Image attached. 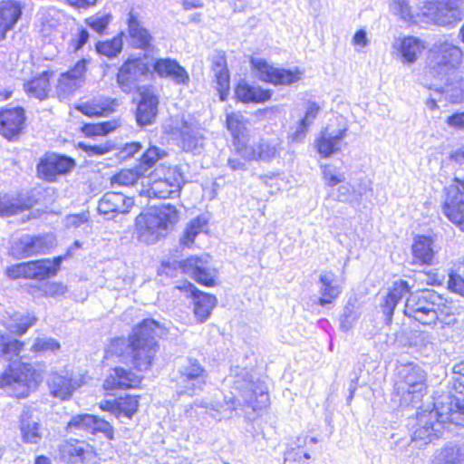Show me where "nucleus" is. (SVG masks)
Here are the masks:
<instances>
[{
	"mask_svg": "<svg viewBox=\"0 0 464 464\" xmlns=\"http://www.w3.org/2000/svg\"><path fill=\"white\" fill-rule=\"evenodd\" d=\"M67 430L72 432L87 431L92 434L101 432L109 440H112L114 435L113 427L109 421L87 413L73 416L67 424Z\"/></svg>",
	"mask_w": 464,
	"mask_h": 464,
	"instance_id": "17",
	"label": "nucleus"
},
{
	"mask_svg": "<svg viewBox=\"0 0 464 464\" xmlns=\"http://www.w3.org/2000/svg\"><path fill=\"white\" fill-rule=\"evenodd\" d=\"M140 381L141 378L139 375L121 367H116L104 381L103 388L106 391L134 388L140 384Z\"/></svg>",
	"mask_w": 464,
	"mask_h": 464,
	"instance_id": "36",
	"label": "nucleus"
},
{
	"mask_svg": "<svg viewBox=\"0 0 464 464\" xmlns=\"http://www.w3.org/2000/svg\"><path fill=\"white\" fill-rule=\"evenodd\" d=\"M448 287L452 292L464 296V278L459 275L454 273L450 274Z\"/></svg>",
	"mask_w": 464,
	"mask_h": 464,
	"instance_id": "63",
	"label": "nucleus"
},
{
	"mask_svg": "<svg viewBox=\"0 0 464 464\" xmlns=\"http://www.w3.org/2000/svg\"><path fill=\"white\" fill-rule=\"evenodd\" d=\"M138 400L136 396L127 395L117 399V417L125 416L131 418L137 411Z\"/></svg>",
	"mask_w": 464,
	"mask_h": 464,
	"instance_id": "53",
	"label": "nucleus"
},
{
	"mask_svg": "<svg viewBox=\"0 0 464 464\" xmlns=\"http://www.w3.org/2000/svg\"><path fill=\"white\" fill-rule=\"evenodd\" d=\"M252 67L256 70L257 77L262 82L274 85H291L301 80L304 72L298 69L294 70L274 67L263 59H251Z\"/></svg>",
	"mask_w": 464,
	"mask_h": 464,
	"instance_id": "13",
	"label": "nucleus"
},
{
	"mask_svg": "<svg viewBox=\"0 0 464 464\" xmlns=\"http://www.w3.org/2000/svg\"><path fill=\"white\" fill-rule=\"evenodd\" d=\"M35 322L36 318L34 316L21 315L14 319V321L8 324L7 328L11 333L22 335L26 333L27 330L35 324Z\"/></svg>",
	"mask_w": 464,
	"mask_h": 464,
	"instance_id": "56",
	"label": "nucleus"
},
{
	"mask_svg": "<svg viewBox=\"0 0 464 464\" xmlns=\"http://www.w3.org/2000/svg\"><path fill=\"white\" fill-rule=\"evenodd\" d=\"M407 295L404 304V314L424 325H434L438 322V315L434 310L440 305L441 295L431 289H423L411 292L408 282L399 280L393 283L388 292L384 303L382 304V312L387 321L392 320L393 311L398 303Z\"/></svg>",
	"mask_w": 464,
	"mask_h": 464,
	"instance_id": "1",
	"label": "nucleus"
},
{
	"mask_svg": "<svg viewBox=\"0 0 464 464\" xmlns=\"http://www.w3.org/2000/svg\"><path fill=\"white\" fill-rule=\"evenodd\" d=\"M36 200L29 193H19L16 196L0 194V216L11 217L32 208Z\"/></svg>",
	"mask_w": 464,
	"mask_h": 464,
	"instance_id": "28",
	"label": "nucleus"
},
{
	"mask_svg": "<svg viewBox=\"0 0 464 464\" xmlns=\"http://www.w3.org/2000/svg\"><path fill=\"white\" fill-rule=\"evenodd\" d=\"M215 77L218 85L221 100H224L223 92L229 88V74L227 68H221V71H217Z\"/></svg>",
	"mask_w": 464,
	"mask_h": 464,
	"instance_id": "61",
	"label": "nucleus"
},
{
	"mask_svg": "<svg viewBox=\"0 0 464 464\" xmlns=\"http://www.w3.org/2000/svg\"><path fill=\"white\" fill-rule=\"evenodd\" d=\"M122 34L123 33L121 32L111 40L99 41L95 45L96 52L110 59L118 56L123 47Z\"/></svg>",
	"mask_w": 464,
	"mask_h": 464,
	"instance_id": "45",
	"label": "nucleus"
},
{
	"mask_svg": "<svg viewBox=\"0 0 464 464\" xmlns=\"http://www.w3.org/2000/svg\"><path fill=\"white\" fill-rule=\"evenodd\" d=\"M443 92L450 102L453 103L461 102L464 100V79H454V82L447 81Z\"/></svg>",
	"mask_w": 464,
	"mask_h": 464,
	"instance_id": "52",
	"label": "nucleus"
},
{
	"mask_svg": "<svg viewBox=\"0 0 464 464\" xmlns=\"http://www.w3.org/2000/svg\"><path fill=\"white\" fill-rule=\"evenodd\" d=\"M323 178L327 186L334 187L344 181L345 177L343 173H338L332 166H324Z\"/></svg>",
	"mask_w": 464,
	"mask_h": 464,
	"instance_id": "59",
	"label": "nucleus"
},
{
	"mask_svg": "<svg viewBox=\"0 0 464 464\" xmlns=\"http://www.w3.org/2000/svg\"><path fill=\"white\" fill-rule=\"evenodd\" d=\"M21 439L27 444H38L44 437V429L34 410L25 407L19 416Z\"/></svg>",
	"mask_w": 464,
	"mask_h": 464,
	"instance_id": "22",
	"label": "nucleus"
},
{
	"mask_svg": "<svg viewBox=\"0 0 464 464\" xmlns=\"http://www.w3.org/2000/svg\"><path fill=\"white\" fill-rule=\"evenodd\" d=\"M317 439L315 437H310L308 435H302L297 437L294 441L288 444L285 453H292L294 459L300 462H305V459H309L310 451H313Z\"/></svg>",
	"mask_w": 464,
	"mask_h": 464,
	"instance_id": "42",
	"label": "nucleus"
},
{
	"mask_svg": "<svg viewBox=\"0 0 464 464\" xmlns=\"http://www.w3.org/2000/svg\"><path fill=\"white\" fill-rule=\"evenodd\" d=\"M153 70L160 78L170 79L176 84L188 83V73L175 59H157L153 64Z\"/></svg>",
	"mask_w": 464,
	"mask_h": 464,
	"instance_id": "29",
	"label": "nucleus"
},
{
	"mask_svg": "<svg viewBox=\"0 0 464 464\" xmlns=\"http://www.w3.org/2000/svg\"><path fill=\"white\" fill-rule=\"evenodd\" d=\"M439 401L441 421L464 428V401L450 395L442 396Z\"/></svg>",
	"mask_w": 464,
	"mask_h": 464,
	"instance_id": "30",
	"label": "nucleus"
},
{
	"mask_svg": "<svg viewBox=\"0 0 464 464\" xmlns=\"http://www.w3.org/2000/svg\"><path fill=\"white\" fill-rule=\"evenodd\" d=\"M167 155L165 150L156 147L150 146L140 157V164L138 165L140 170L146 172L152 168L159 160L164 158Z\"/></svg>",
	"mask_w": 464,
	"mask_h": 464,
	"instance_id": "51",
	"label": "nucleus"
},
{
	"mask_svg": "<svg viewBox=\"0 0 464 464\" xmlns=\"http://www.w3.org/2000/svg\"><path fill=\"white\" fill-rule=\"evenodd\" d=\"M159 98L151 92H144L136 111V121L139 126L144 127L155 121L158 114Z\"/></svg>",
	"mask_w": 464,
	"mask_h": 464,
	"instance_id": "34",
	"label": "nucleus"
},
{
	"mask_svg": "<svg viewBox=\"0 0 464 464\" xmlns=\"http://www.w3.org/2000/svg\"><path fill=\"white\" fill-rule=\"evenodd\" d=\"M427 373L414 362L401 363L397 367L395 390L401 395V405L415 406L426 389Z\"/></svg>",
	"mask_w": 464,
	"mask_h": 464,
	"instance_id": "5",
	"label": "nucleus"
},
{
	"mask_svg": "<svg viewBox=\"0 0 464 464\" xmlns=\"http://www.w3.org/2000/svg\"><path fill=\"white\" fill-rule=\"evenodd\" d=\"M25 114L24 109L3 108L0 111V134L9 140L18 137L24 129Z\"/></svg>",
	"mask_w": 464,
	"mask_h": 464,
	"instance_id": "23",
	"label": "nucleus"
},
{
	"mask_svg": "<svg viewBox=\"0 0 464 464\" xmlns=\"http://www.w3.org/2000/svg\"><path fill=\"white\" fill-rule=\"evenodd\" d=\"M24 90L30 98H34L39 101L45 100L50 91L49 72H44L38 77H34L24 82Z\"/></svg>",
	"mask_w": 464,
	"mask_h": 464,
	"instance_id": "43",
	"label": "nucleus"
},
{
	"mask_svg": "<svg viewBox=\"0 0 464 464\" xmlns=\"http://www.w3.org/2000/svg\"><path fill=\"white\" fill-rule=\"evenodd\" d=\"M134 200L122 192H106L98 203V211L107 219H111L115 214H126L133 207Z\"/></svg>",
	"mask_w": 464,
	"mask_h": 464,
	"instance_id": "21",
	"label": "nucleus"
},
{
	"mask_svg": "<svg viewBox=\"0 0 464 464\" xmlns=\"http://www.w3.org/2000/svg\"><path fill=\"white\" fill-rule=\"evenodd\" d=\"M48 386L53 396L66 400L72 396L78 383L72 379V372L64 368L59 372L53 371L51 372Z\"/></svg>",
	"mask_w": 464,
	"mask_h": 464,
	"instance_id": "25",
	"label": "nucleus"
},
{
	"mask_svg": "<svg viewBox=\"0 0 464 464\" xmlns=\"http://www.w3.org/2000/svg\"><path fill=\"white\" fill-rule=\"evenodd\" d=\"M186 179L180 166L169 167L164 170L163 176L151 181L147 190L149 198H168L179 195Z\"/></svg>",
	"mask_w": 464,
	"mask_h": 464,
	"instance_id": "9",
	"label": "nucleus"
},
{
	"mask_svg": "<svg viewBox=\"0 0 464 464\" xmlns=\"http://www.w3.org/2000/svg\"><path fill=\"white\" fill-rule=\"evenodd\" d=\"M144 171L140 170L137 166L134 169H123L112 176L111 183L113 188L118 186H130L134 185L140 177H143Z\"/></svg>",
	"mask_w": 464,
	"mask_h": 464,
	"instance_id": "47",
	"label": "nucleus"
},
{
	"mask_svg": "<svg viewBox=\"0 0 464 464\" xmlns=\"http://www.w3.org/2000/svg\"><path fill=\"white\" fill-rule=\"evenodd\" d=\"M128 41L133 48L149 50L151 46L152 35L147 28L144 27L139 15L132 11L128 15Z\"/></svg>",
	"mask_w": 464,
	"mask_h": 464,
	"instance_id": "26",
	"label": "nucleus"
},
{
	"mask_svg": "<svg viewBox=\"0 0 464 464\" xmlns=\"http://www.w3.org/2000/svg\"><path fill=\"white\" fill-rule=\"evenodd\" d=\"M235 94L242 102H265L272 97V92L270 90L250 85L245 82L237 84Z\"/></svg>",
	"mask_w": 464,
	"mask_h": 464,
	"instance_id": "39",
	"label": "nucleus"
},
{
	"mask_svg": "<svg viewBox=\"0 0 464 464\" xmlns=\"http://www.w3.org/2000/svg\"><path fill=\"white\" fill-rule=\"evenodd\" d=\"M53 246L49 237L24 236L11 247V254L16 258L45 254Z\"/></svg>",
	"mask_w": 464,
	"mask_h": 464,
	"instance_id": "20",
	"label": "nucleus"
},
{
	"mask_svg": "<svg viewBox=\"0 0 464 464\" xmlns=\"http://www.w3.org/2000/svg\"><path fill=\"white\" fill-rule=\"evenodd\" d=\"M347 136V128L329 131L324 129L315 140V147L323 158H329L341 150L343 140Z\"/></svg>",
	"mask_w": 464,
	"mask_h": 464,
	"instance_id": "27",
	"label": "nucleus"
},
{
	"mask_svg": "<svg viewBox=\"0 0 464 464\" xmlns=\"http://www.w3.org/2000/svg\"><path fill=\"white\" fill-rule=\"evenodd\" d=\"M182 271L191 276L198 283L212 286L215 285L217 270L210 265L208 255L190 256L180 263Z\"/></svg>",
	"mask_w": 464,
	"mask_h": 464,
	"instance_id": "16",
	"label": "nucleus"
},
{
	"mask_svg": "<svg viewBox=\"0 0 464 464\" xmlns=\"http://www.w3.org/2000/svg\"><path fill=\"white\" fill-rule=\"evenodd\" d=\"M73 167L74 160L72 158L53 154L41 160L37 171L45 179L53 180L58 175L71 171Z\"/></svg>",
	"mask_w": 464,
	"mask_h": 464,
	"instance_id": "24",
	"label": "nucleus"
},
{
	"mask_svg": "<svg viewBox=\"0 0 464 464\" xmlns=\"http://www.w3.org/2000/svg\"><path fill=\"white\" fill-rule=\"evenodd\" d=\"M443 327L447 326L455 330H461L464 328V315H457L456 313L444 317L440 321Z\"/></svg>",
	"mask_w": 464,
	"mask_h": 464,
	"instance_id": "64",
	"label": "nucleus"
},
{
	"mask_svg": "<svg viewBox=\"0 0 464 464\" xmlns=\"http://www.w3.org/2000/svg\"><path fill=\"white\" fill-rule=\"evenodd\" d=\"M164 334L160 324L153 319H144L136 325L128 340L118 338L112 341L111 350L118 353L138 371H147L158 352L156 337Z\"/></svg>",
	"mask_w": 464,
	"mask_h": 464,
	"instance_id": "2",
	"label": "nucleus"
},
{
	"mask_svg": "<svg viewBox=\"0 0 464 464\" xmlns=\"http://www.w3.org/2000/svg\"><path fill=\"white\" fill-rule=\"evenodd\" d=\"M179 219V211L170 204L150 208L136 218V233L139 241L155 244L173 230Z\"/></svg>",
	"mask_w": 464,
	"mask_h": 464,
	"instance_id": "4",
	"label": "nucleus"
},
{
	"mask_svg": "<svg viewBox=\"0 0 464 464\" xmlns=\"http://www.w3.org/2000/svg\"><path fill=\"white\" fill-rule=\"evenodd\" d=\"M112 20L111 14H97L85 19V24L93 31L102 34L107 29L109 24Z\"/></svg>",
	"mask_w": 464,
	"mask_h": 464,
	"instance_id": "55",
	"label": "nucleus"
},
{
	"mask_svg": "<svg viewBox=\"0 0 464 464\" xmlns=\"http://www.w3.org/2000/svg\"><path fill=\"white\" fill-rule=\"evenodd\" d=\"M207 225V220L204 218L197 217L193 218L186 227L179 243L183 246H190L195 237L203 231Z\"/></svg>",
	"mask_w": 464,
	"mask_h": 464,
	"instance_id": "46",
	"label": "nucleus"
},
{
	"mask_svg": "<svg viewBox=\"0 0 464 464\" xmlns=\"http://www.w3.org/2000/svg\"><path fill=\"white\" fill-rule=\"evenodd\" d=\"M435 409L430 411L418 412L416 416V427L412 434V441L420 442L419 447L426 445L433 439L440 436L441 430L440 401L439 400L434 403Z\"/></svg>",
	"mask_w": 464,
	"mask_h": 464,
	"instance_id": "11",
	"label": "nucleus"
},
{
	"mask_svg": "<svg viewBox=\"0 0 464 464\" xmlns=\"http://www.w3.org/2000/svg\"><path fill=\"white\" fill-rule=\"evenodd\" d=\"M60 349V343L51 337L37 338L32 346V350L36 353H55Z\"/></svg>",
	"mask_w": 464,
	"mask_h": 464,
	"instance_id": "57",
	"label": "nucleus"
},
{
	"mask_svg": "<svg viewBox=\"0 0 464 464\" xmlns=\"http://www.w3.org/2000/svg\"><path fill=\"white\" fill-rule=\"evenodd\" d=\"M282 141L279 138L261 140L257 143L246 145L239 149L241 156L247 160L269 162L279 156Z\"/></svg>",
	"mask_w": 464,
	"mask_h": 464,
	"instance_id": "18",
	"label": "nucleus"
},
{
	"mask_svg": "<svg viewBox=\"0 0 464 464\" xmlns=\"http://www.w3.org/2000/svg\"><path fill=\"white\" fill-rule=\"evenodd\" d=\"M22 15L21 5L13 0L0 3V23L8 31L12 30Z\"/></svg>",
	"mask_w": 464,
	"mask_h": 464,
	"instance_id": "44",
	"label": "nucleus"
},
{
	"mask_svg": "<svg viewBox=\"0 0 464 464\" xmlns=\"http://www.w3.org/2000/svg\"><path fill=\"white\" fill-rule=\"evenodd\" d=\"M208 378L207 371L198 360L188 358L179 366L174 377L179 394L193 396L202 391Z\"/></svg>",
	"mask_w": 464,
	"mask_h": 464,
	"instance_id": "7",
	"label": "nucleus"
},
{
	"mask_svg": "<svg viewBox=\"0 0 464 464\" xmlns=\"http://www.w3.org/2000/svg\"><path fill=\"white\" fill-rule=\"evenodd\" d=\"M79 146L87 153L89 157L104 155L111 151L112 149V146L109 143L93 145L80 143Z\"/></svg>",
	"mask_w": 464,
	"mask_h": 464,
	"instance_id": "60",
	"label": "nucleus"
},
{
	"mask_svg": "<svg viewBox=\"0 0 464 464\" xmlns=\"http://www.w3.org/2000/svg\"><path fill=\"white\" fill-rule=\"evenodd\" d=\"M393 46L398 51L401 62L409 64L415 63L426 48L424 42L414 36L400 39Z\"/></svg>",
	"mask_w": 464,
	"mask_h": 464,
	"instance_id": "33",
	"label": "nucleus"
},
{
	"mask_svg": "<svg viewBox=\"0 0 464 464\" xmlns=\"http://www.w3.org/2000/svg\"><path fill=\"white\" fill-rule=\"evenodd\" d=\"M33 375L34 372L29 364L9 367L0 376V387L10 396L26 397L35 382Z\"/></svg>",
	"mask_w": 464,
	"mask_h": 464,
	"instance_id": "8",
	"label": "nucleus"
},
{
	"mask_svg": "<svg viewBox=\"0 0 464 464\" xmlns=\"http://www.w3.org/2000/svg\"><path fill=\"white\" fill-rule=\"evenodd\" d=\"M462 60V51L449 41L435 43L429 52V68L434 76L450 81Z\"/></svg>",
	"mask_w": 464,
	"mask_h": 464,
	"instance_id": "6",
	"label": "nucleus"
},
{
	"mask_svg": "<svg viewBox=\"0 0 464 464\" xmlns=\"http://www.w3.org/2000/svg\"><path fill=\"white\" fill-rule=\"evenodd\" d=\"M320 294L319 304L325 306L332 304L334 299H336L342 290L341 287L336 284V276L333 272H324L320 275Z\"/></svg>",
	"mask_w": 464,
	"mask_h": 464,
	"instance_id": "41",
	"label": "nucleus"
},
{
	"mask_svg": "<svg viewBox=\"0 0 464 464\" xmlns=\"http://www.w3.org/2000/svg\"><path fill=\"white\" fill-rule=\"evenodd\" d=\"M390 10L404 22L416 23V14L408 0H392Z\"/></svg>",
	"mask_w": 464,
	"mask_h": 464,
	"instance_id": "48",
	"label": "nucleus"
},
{
	"mask_svg": "<svg viewBox=\"0 0 464 464\" xmlns=\"http://www.w3.org/2000/svg\"><path fill=\"white\" fill-rule=\"evenodd\" d=\"M413 263L431 265L435 256L434 242L431 237L417 236L412 244Z\"/></svg>",
	"mask_w": 464,
	"mask_h": 464,
	"instance_id": "37",
	"label": "nucleus"
},
{
	"mask_svg": "<svg viewBox=\"0 0 464 464\" xmlns=\"http://www.w3.org/2000/svg\"><path fill=\"white\" fill-rule=\"evenodd\" d=\"M443 213L461 231H464V192L456 184L445 188Z\"/></svg>",
	"mask_w": 464,
	"mask_h": 464,
	"instance_id": "19",
	"label": "nucleus"
},
{
	"mask_svg": "<svg viewBox=\"0 0 464 464\" xmlns=\"http://www.w3.org/2000/svg\"><path fill=\"white\" fill-rule=\"evenodd\" d=\"M188 287L192 295L195 316L198 322L203 323L209 317L212 309L216 306L217 298L198 290L191 283H188Z\"/></svg>",
	"mask_w": 464,
	"mask_h": 464,
	"instance_id": "35",
	"label": "nucleus"
},
{
	"mask_svg": "<svg viewBox=\"0 0 464 464\" xmlns=\"http://www.w3.org/2000/svg\"><path fill=\"white\" fill-rule=\"evenodd\" d=\"M117 128L115 121H104L97 124H87L84 131L87 135H106Z\"/></svg>",
	"mask_w": 464,
	"mask_h": 464,
	"instance_id": "58",
	"label": "nucleus"
},
{
	"mask_svg": "<svg viewBox=\"0 0 464 464\" xmlns=\"http://www.w3.org/2000/svg\"><path fill=\"white\" fill-rule=\"evenodd\" d=\"M434 310L438 315V321H441L444 317H447L454 313L457 315H464V307L456 304L452 301H448L441 295V302L440 305H435Z\"/></svg>",
	"mask_w": 464,
	"mask_h": 464,
	"instance_id": "54",
	"label": "nucleus"
},
{
	"mask_svg": "<svg viewBox=\"0 0 464 464\" xmlns=\"http://www.w3.org/2000/svg\"><path fill=\"white\" fill-rule=\"evenodd\" d=\"M180 143L185 151L195 155L200 154L204 149L205 138L198 128L188 121H182L180 127Z\"/></svg>",
	"mask_w": 464,
	"mask_h": 464,
	"instance_id": "32",
	"label": "nucleus"
},
{
	"mask_svg": "<svg viewBox=\"0 0 464 464\" xmlns=\"http://www.w3.org/2000/svg\"><path fill=\"white\" fill-rule=\"evenodd\" d=\"M463 0H437L425 3L422 14L440 26H450L462 18Z\"/></svg>",
	"mask_w": 464,
	"mask_h": 464,
	"instance_id": "10",
	"label": "nucleus"
},
{
	"mask_svg": "<svg viewBox=\"0 0 464 464\" xmlns=\"http://www.w3.org/2000/svg\"><path fill=\"white\" fill-rule=\"evenodd\" d=\"M247 121L240 112H231L227 115V127L235 140H239L246 131Z\"/></svg>",
	"mask_w": 464,
	"mask_h": 464,
	"instance_id": "50",
	"label": "nucleus"
},
{
	"mask_svg": "<svg viewBox=\"0 0 464 464\" xmlns=\"http://www.w3.org/2000/svg\"><path fill=\"white\" fill-rule=\"evenodd\" d=\"M309 127L308 124L300 120L295 130L289 134V140L294 143L303 142L306 137Z\"/></svg>",
	"mask_w": 464,
	"mask_h": 464,
	"instance_id": "62",
	"label": "nucleus"
},
{
	"mask_svg": "<svg viewBox=\"0 0 464 464\" xmlns=\"http://www.w3.org/2000/svg\"><path fill=\"white\" fill-rule=\"evenodd\" d=\"M63 259V256H56L52 260L40 259L26 262V278L44 280L56 276Z\"/></svg>",
	"mask_w": 464,
	"mask_h": 464,
	"instance_id": "31",
	"label": "nucleus"
},
{
	"mask_svg": "<svg viewBox=\"0 0 464 464\" xmlns=\"http://www.w3.org/2000/svg\"><path fill=\"white\" fill-rule=\"evenodd\" d=\"M150 66L144 59L130 58L125 61L117 73V83L126 93L136 91L140 82L147 79Z\"/></svg>",
	"mask_w": 464,
	"mask_h": 464,
	"instance_id": "12",
	"label": "nucleus"
},
{
	"mask_svg": "<svg viewBox=\"0 0 464 464\" xmlns=\"http://www.w3.org/2000/svg\"><path fill=\"white\" fill-rule=\"evenodd\" d=\"M116 106L117 100L99 97L77 105L76 110L87 116H104L114 111Z\"/></svg>",
	"mask_w": 464,
	"mask_h": 464,
	"instance_id": "38",
	"label": "nucleus"
},
{
	"mask_svg": "<svg viewBox=\"0 0 464 464\" xmlns=\"http://www.w3.org/2000/svg\"><path fill=\"white\" fill-rule=\"evenodd\" d=\"M435 464H464V442H449L437 450Z\"/></svg>",
	"mask_w": 464,
	"mask_h": 464,
	"instance_id": "40",
	"label": "nucleus"
},
{
	"mask_svg": "<svg viewBox=\"0 0 464 464\" xmlns=\"http://www.w3.org/2000/svg\"><path fill=\"white\" fill-rule=\"evenodd\" d=\"M89 63V60L82 58L69 71L61 73L56 85V93L60 100L67 99L83 85Z\"/></svg>",
	"mask_w": 464,
	"mask_h": 464,
	"instance_id": "14",
	"label": "nucleus"
},
{
	"mask_svg": "<svg viewBox=\"0 0 464 464\" xmlns=\"http://www.w3.org/2000/svg\"><path fill=\"white\" fill-rule=\"evenodd\" d=\"M60 461L65 464H95L96 454L84 441L71 440L59 446Z\"/></svg>",
	"mask_w": 464,
	"mask_h": 464,
	"instance_id": "15",
	"label": "nucleus"
},
{
	"mask_svg": "<svg viewBox=\"0 0 464 464\" xmlns=\"http://www.w3.org/2000/svg\"><path fill=\"white\" fill-rule=\"evenodd\" d=\"M251 381L240 380L234 382V390L231 396H225L221 392L214 395L211 401H195L191 406L206 409V412L221 420L230 419L238 410L244 411L245 406L250 407L254 411L267 406L269 402L268 393L263 390L257 392Z\"/></svg>",
	"mask_w": 464,
	"mask_h": 464,
	"instance_id": "3",
	"label": "nucleus"
},
{
	"mask_svg": "<svg viewBox=\"0 0 464 464\" xmlns=\"http://www.w3.org/2000/svg\"><path fill=\"white\" fill-rule=\"evenodd\" d=\"M24 343L11 338L5 333L0 331V353L8 359L17 356L22 351Z\"/></svg>",
	"mask_w": 464,
	"mask_h": 464,
	"instance_id": "49",
	"label": "nucleus"
}]
</instances>
